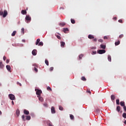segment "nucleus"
Masks as SVG:
<instances>
[{"mask_svg":"<svg viewBox=\"0 0 126 126\" xmlns=\"http://www.w3.org/2000/svg\"><path fill=\"white\" fill-rule=\"evenodd\" d=\"M111 99L112 101H114V100H115V99H116V96H115V95H114V94L111 95Z\"/></svg>","mask_w":126,"mask_h":126,"instance_id":"obj_13","label":"nucleus"},{"mask_svg":"<svg viewBox=\"0 0 126 126\" xmlns=\"http://www.w3.org/2000/svg\"><path fill=\"white\" fill-rule=\"evenodd\" d=\"M0 15H2V17H6V15H7V11L4 10V12L1 11H0Z\"/></svg>","mask_w":126,"mask_h":126,"instance_id":"obj_1","label":"nucleus"},{"mask_svg":"<svg viewBox=\"0 0 126 126\" xmlns=\"http://www.w3.org/2000/svg\"><path fill=\"white\" fill-rule=\"evenodd\" d=\"M81 80H83V81H86V79L85 78V77L83 76L81 78Z\"/></svg>","mask_w":126,"mask_h":126,"instance_id":"obj_28","label":"nucleus"},{"mask_svg":"<svg viewBox=\"0 0 126 126\" xmlns=\"http://www.w3.org/2000/svg\"><path fill=\"white\" fill-rule=\"evenodd\" d=\"M4 67L3 64H2V62H0V68H3Z\"/></svg>","mask_w":126,"mask_h":126,"instance_id":"obj_19","label":"nucleus"},{"mask_svg":"<svg viewBox=\"0 0 126 126\" xmlns=\"http://www.w3.org/2000/svg\"><path fill=\"white\" fill-rule=\"evenodd\" d=\"M116 104L117 105H120V99L116 100Z\"/></svg>","mask_w":126,"mask_h":126,"instance_id":"obj_35","label":"nucleus"},{"mask_svg":"<svg viewBox=\"0 0 126 126\" xmlns=\"http://www.w3.org/2000/svg\"><path fill=\"white\" fill-rule=\"evenodd\" d=\"M45 63L46 65H49V61H48V60H45Z\"/></svg>","mask_w":126,"mask_h":126,"instance_id":"obj_34","label":"nucleus"},{"mask_svg":"<svg viewBox=\"0 0 126 126\" xmlns=\"http://www.w3.org/2000/svg\"><path fill=\"white\" fill-rule=\"evenodd\" d=\"M21 32H22V34H24V28H22L21 29Z\"/></svg>","mask_w":126,"mask_h":126,"instance_id":"obj_38","label":"nucleus"},{"mask_svg":"<svg viewBox=\"0 0 126 126\" xmlns=\"http://www.w3.org/2000/svg\"><path fill=\"white\" fill-rule=\"evenodd\" d=\"M108 60L109 61V62H112V57H111V56H108Z\"/></svg>","mask_w":126,"mask_h":126,"instance_id":"obj_20","label":"nucleus"},{"mask_svg":"<svg viewBox=\"0 0 126 126\" xmlns=\"http://www.w3.org/2000/svg\"><path fill=\"white\" fill-rule=\"evenodd\" d=\"M22 14L25 15L27 14V11L26 10H22L21 11Z\"/></svg>","mask_w":126,"mask_h":126,"instance_id":"obj_15","label":"nucleus"},{"mask_svg":"<svg viewBox=\"0 0 126 126\" xmlns=\"http://www.w3.org/2000/svg\"><path fill=\"white\" fill-rule=\"evenodd\" d=\"M98 42H100V43H103V39H99Z\"/></svg>","mask_w":126,"mask_h":126,"instance_id":"obj_46","label":"nucleus"},{"mask_svg":"<svg viewBox=\"0 0 126 126\" xmlns=\"http://www.w3.org/2000/svg\"><path fill=\"white\" fill-rule=\"evenodd\" d=\"M116 111L119 113L120 111H121V106H118L116 108Z\"/></svg>","mask_w":126,"mask_h":126,"instance_id":"obj_16","label":"nucleus"},{"mask_svg":"<svg viewBox=\"0 0 126 126\" xmlns=\"http://www.w3.org/2000/svg\"><path fill=\"white\" fill-rule=\"evenodd\" d=\"M123 109L125 112H126V105L123 106Z\"/></svg>","mask_w":126,"mask_h":126,"instance_id":"obj_49","label":"nucleus"},{"mask_svg":"<svg viewBox=\"0 0 126 126\" xmlns=\"http://www.w3.org/2000/svg\"><path fill=\"white\" fill-rule=\"evenodd\" d=\"M40 42V38H38L36 40V42L35 43V45H38Z\"/></svg>","mask_w":126,"mask_h":126,"instance_id":"obj_23","label":"nucleus"},{"mask_svg":"<svg viewBox=\"0 0 126 126\" xmlns=\"http://www.w3.org/2000/svg\"><path fill=\"white\" fill-rule=\"evenodd\" d=\"M104 40H107L108 39V36H104Z\"/></svg>","mask_w":126,"mask_h":126,"instance_id":"obj_50","label":"nucleus"},{"mask_svg":"<svg viewBox=\"0 0 126 126\" xmlns=\"http://www.w3.org/2000/svg\"><path fill=\"white\" fill-rule=\"evenodd\" d=\"M53 70H54V67H51L50 68V71H52Z\"/></svg>","mask_w":126,"mask_h":126,"instance_id":"obj_47","label":"nucleus"},{"mask_svg":"<svg viewBox=\"0 0 126 126\" xmlns=\"http://www.w3.org/2000/svg\"><path fill=\"white\" fill-rule=\"evenodd\" d=\"M70 118L72 121H74V116L72 114H70Z\"/></svg>","mask_w":126,"mask_h":126,"instance_id":"obj_14","label":"nucleus"},{"mask_svg":"<svg viewBox=\"0 0 126 126\" xmlns=\"http://www.w3.org/2000/svg\"><path fill=\"white\" fill-rule=\"evenodd\" d=\"M26 117V120H27L28 121H29L31 119V117H30V116H27Z\"/></svg>","mask_w":126,"mask_h":126,"instance_id":"obj_30","label":"nucleus"},{"mask_svg":"<svg viewBox=\"0 0 126 126\" xmlns=\"http://www.w3.org/2000/svg\"><path fill=\"white\" fill-rule=\"evenodd\" d=\"M26 20L27 21V23H29L31 21V17L29 15H27L25 18Z\"/></svg>","mask_w":126,"mask_h":126,"instance_id":"obj_3","label":"nucleus"},{"mask_svg":"<svg viewBox=\"0 0 126 126\" xmlns=\"http://www.w3.org/2000/svg\"><path fill=\"white\" fill-rule=\"evenodd\" d=\"M16 113L17 117H19V115H20V111H19V109H17Z\"/></svg>","mask_w":126,"mask_h":126,"instance_id":"obj_12","label":"nucleus"},{"mask_svg":"<svg viewBox=\"0 0 126 126\" xmlns=\"http://www.w3.org/2000/svg\"><path fill=\"white\" fill-rule=\"evenodd\" d=\"M71 22L72 24H74L75 23V21L73 19H71Z\"/></svg>","mask_w":126,"mask_h":126,"instance_id":"obj_31","label":"nucleus"},{"mask_svg":"<svg viewBox=\"0 0 126 126\" xmlns=\"http://www.w3.org/2000/svg\"><path fill=\"white\" fill-rule=\"evenodd\" d=\"M11 103L12 105H14V102L13 101H12Z\"/></svg>","mask_w":126,"mask_h":126,"instance_id":"obj_56","label":"nucleus"},{"mask_svg":"<svg viewBox=\"0 0 126 126\" xmlns=\"http://www.w3.org/2000/svg\"><path fill=\"white\" fill-rule=\"evenodd\" d=\"M47 90L48 91H52V88H51L50 87H47Z\"/></svg>","mask_w":126,"mask_h":126,"instance_id":"obj_25","label":"nucleus"},{"mask_svg":"<svg viewBox=\"0 0 126 126\" xmlns=\"http://www.w3.org/2000/svg\"><path fill=\"white\" fill-rule=\"evenodd\" d=\"M93 41H94V42H97V38H94V39H93Z\"/></svg>","mask_w":126,"mask_h":126,"instance_id":"obj_45","label":"nucleus"},{"mask_svg":"<svg viewBox=\"0 0 126 126\" xmlns=\"http://www.w3.org/2000/svg\"><path fill=\"white\" fill-rule=\"evenodd\" d=\"M51 110L52 114H56V110H55V107H54V106L51 107Z\"/></svg>","mask_w":126,"mask_h":126,"instance_id":"obj_7","label":"nucleus"},{"mask_svg":"<svg viewBox=\"0 0 126 126\" xmlns=\"http://www.w3.org/2000/svg\"><path fill=\"white\" fill-rule=\"evenodd\" d=\"M39 100L41 102H43V101H44V98H43V97L40 96V97H39Z\"/></svg>","mask_w":126,"mask_h":126,"instance_id":"obj_26","label":"nucleus"},{"mask_svg":"<svg viewBox=\"0 0 126 126\" xmlns=\"http://www.w3.org/2000/svg\"><path fill=\"white\" fill-rule=\"evenodd\" d=\"M100 49L105 50V49H106V45H104L103 44H100Z\"/></svg>","mask_w":126,"mask_h":126,"instance_id":"obj_9","label":"nucleus"},{"mask_svg":"<svg viewBox=\"0 0 126 126\" xmlns=\"http://www.w3.org/2000/svg\"><path fill=\"white\" fill-rule=\"evenodd\" d=\"M79 60H81L83 58V54H81L79 56Z\"/></svg>","mask_w":126,"mask_h":126,"instance_id":"obj_32","label":"nucleus"},{"mask_svg":"<svg viewBox=\"0 0 126 126\" xmlns=\"http://www.w3.org/2000/svg\"><path fill=\"white\" fill-rule=\"evenodd\" d=\"M1 114H2V113L1 111L0 110V116H1Z\"/></svg>","mask_w":126,"mask_h":126,"instance_id":"obj_57","label":"nucleus"},{"mask_svg":"<svg viewBox=\"0 0 126 126\" xmlns=\"http://www.w3.org/2000/svg\"><path fill=\"white\" fill-rule=\"evenodd\" d=\"M43 106H44V107H48V104L47 103H44L43 104Z\"/></svg>","mask_w":126,"mask_h":126,"instance_id":"obj_48","label":"nucleus"},{"mask_svg":"<svg viewBox=\"0 0 126 126\" xmlns=\"http://www.w3.org/2000/svg\"><path fill=\"white\" fill-rule=\"evenodd\" d=\"M3 61H5V60H6V57L5 56H3Z\"/></svg>","mask_w":126,"mask_h":126,"instance_id":"obj_51","label":"nucleus"},{"mask_svg":"<svg viewBox=\"0 0 126 126\" xmlns=\"http://www.w3.org/2000/svg\"><path fill=\"white\" fill-rule=\"evenodd\" d=\"M22 120H23L24 121H25V117L24 116V115H22Z\"/></svg>","mask_w":126,"mask_h":126,"instance_id":"obj_42","label":"nucleus"},{"mask_svg":"<svg viewBox=\"0 0 126 126\" xmlns=\"http://www.w3.org/2000/svg\"><path fill=\"white\" fill-rule=\"evenodd\" d=\"M6 68L7 69L8 71H9V72H11V67H10V65H7L6 66Z\"/></svg>","mask_w":126,"mask_h":126,"instance_id":"obj_6","label":"nucleus"},{"mask_svg":"<svg viewBox=\"0 0 126 126\" xmlns=\"http://www.w3.org/2000/svg\"><path fill=\"white\" fill-rule=\"evenodd\" d=\"M123 117L124 118V119H126V113H124L123 114Z\"/></svg>","mask_w":126,"mask_h":126,"instance_id":"obj_37","label":"nucleus"},{"mask_svg":"<svg viewBox=\"0 0 126 126\" xmlns=\"http://www.w3.org/2000/svg\"><path fill=\"white\" fill-rule=\"evenodd\" d=\"M55 36H56L57 38H58V39H59V40H61V39H62V37H61V36L60 35H57L55 34Z\"/></svg>","mask_w":126,"mask_h":126,"instance_id":"obj_33","label":"nucleus"},{"mask_svg":"<svg viewBox=\"0 0 126 126\" xmlns=\"http://www.w3.org/2000/svg\"><path fill=\"white\" fill-rule=\"evenodd\" d=\"M24 114H25V115H29V111L26 109H24Z\"/></svg>","mask_w":126,"mask_h":126,"instance_id":"obj_10","label":"nucleus"},{"mask_svg":"<svg viewBox=\"0 0 126 126\" xmlns=\"http://www.w3.org/2000/svg\"><path fill=\"white\" fill-rule=\"evenodd\" d=\"M17 84H18L20 86H22V85L21 84V83H19V82H17Z\"/></svg>","mask_w":126,"mask_h":126,"instance_id":"obj_43","label":"nucleus"},{"mask_svg":"<svg viewBox=\"0 0 126 126\" xmlns=\"http://www.w3.org/2000/svg\"><path fill=\"white\" fill-rule=\"evenodd\" d=\"M92 49H93V50H95L96 49V47H93Z\"/></svg>","mask_w":126,"mask_h":126,"instance_id":"obj_54","label":"nucleus"},{"mask_svg":"<svg viewBox=\"0 0 126 126\" xmlns=\"http://www.w3.org/2000/svg\"><path fill=\"white\" fill-rule=\"evenodd\" d=\"M35 90L36 92V94L38 96H40L42 94V91L41 90L35 89Z\"/></svg>","mask_w":126,"mask_h":126,"instance_id":"obj_4","label":"nucleus"},{"mask_svg":"<svg viewBox=\"0 0 126 126\" xmlns=\"http://www.w3.org/2000/svg\"><path fill=\"white\" fill-rule=\"evenodd\" d=\"M32 54L33 56H36V55H37V50L36 49H34L32 51Z\"/></svg>","mask_w":126,"mask_h":126,"instance_id":"obj_8","label":"nucleus"},{"mask_svg":"<svg viewBox=\"0 0 126 126\" xmlns=\"http://www.w3.org/2000/svg\"><path fill=\"white\" fill-rule=\"evenodd\" d=\"M95 113H99L100 112V109L97 108L95 110Z\"/></svg>","mask_w":126,"mask_h":126,"instance_id":"obj_36","label":"nucleus"},{"mask_svg":"<svg viewBox=\"0 0 126 126\" xmlns=\"http://www.w3.org/2000/svg\"><path fill=\"white\" fill-rule=\"evenodd\" d=\"M8 97L10 100H15V96L12 94H9Z\"/></svg>","mask_w":126,"mask_h":126,"instance_id":"obj_2","label":"nucleus"},{"mask_svg":"<svg viewBox=\"0 0 126 126\" xmlns=\"http://www.w3.org/2000/svg\"><path fill=\"white\" fill-rule=\"evenodd\" d=\"M16 31H14L12 33L11 36H12V37H14V36L15 35H16Z\"/></svg>","mask_w":126,"mask_h":126,"instance_id":"obj_22","label":"nucleus"},{"mask_svg":"<svg viewBox=\"0 0 126 126\" xmlns=\"http://www.w3.org/2000/svg\"><path fill=\"white\" fill-rule=\"evenodd\" d=\"M9 63V59H7L6 60V63Z\"/></svg>","mask_w":126,"mask_h":126,"instance_id":"obj_52","label":"nucleus"},{"mask_svg":"<svg viewBox=\"0 0 126 126\" xmlns=\"http://www.w3.org/2000/svg\"><path fill=\"white\" fill-rule=\"evenodd\" d=\"M118 22H119L120 23H123V20L122 19L119 20Z\"/></svg>","mask_w":126,"mask_h":126,"instance_id":"obj_44","label":"nucleus"},{"mask_svg":"<svg viewBox=\"0 0 126 126\" xmlns=\"http://www.w3.org/2000/svg\"><path fill=\"white\" fill-rule=\"evenodd\" d=\"M96 54H97L96 51H93V52L92 53V55H96Z\"/></svg>","mask_w":126,"mask_h":126,"instance_id":"obj_40","label":"nucleus"},{"mask_svg":"<svg viewBox=\"0 0 126 126\" xmlns=\"http://www.w3.org/2000/svg\"><path fill=\"white\" fill-rule=\"evenodd\" d=\"M120 105H121V106H122V107L125 106V102L124 101H121L120 102Z\"/></svg>","mask_w":126,"mask_h":126,"instance_id":"obj_24","label":"nucleus"},{"mask_svg":"<svg viewBox=\"0 0 126 126\" xmlns=\"http://www.w3.org/2000/svg\"><path fill=\"white\" fill-rule=\"evenodd\" d=\"M37 45L38 46H43V45H44V43H43V42L41 41Z\"/></svg>","mask_w":126,"mask_h":126,"instance_id":"obj_27","label":"nucleus"},{"mask_svg":"<svg viewBox=\"0 0 126 126\" xmlns=\"http://www.w3.org/2000/svg\"><path fill=\"white\" fill-rule=\"evenodd\" d=\"M27 10H28V8H27Z\"/></svg>","mask_w":126,"mask_h":126,"instance_id":"obj_60","label":"nucleus"},{"mask_svg":"<svg viewBox=\"0 0 126 126\" xmlns=\"http://www.w3.org/2000/svg\"><path fill=\"white\" fill-rule=\"evenodd\" d=\"M121 43V41H120V40H118L117 42H115V46H119V44Z\"/></svg>","mask_w":126,"mask_h":126,"instance_id":"obj_18","label":"nucleus"},{"mask_svg":"<svg viewBox=\"0 0 126 126\" xmlns=\"http://www.w3.org/2000/svg\"><path fill=\"white\" fill-rule=\"evenodd\" d=\"M63 26L65 25V24L63 23Z\"/></svg>","mask_w":126,"mask_h":126,"instance_id":"obj_58","label":"nucleus"},{"mask_svg":"<svg viewBox=\"0 0 126 126\" xmlns=\"http://www.w3.org/2000/svg\"><path fill=\"white\" fill-rule=\"evenodd\" d=\"M97 53H98V54H99L100 55H102V54H105V53H106V50H103V49L99 50L98 51H97Z\"/></svg>","mask_w":126,"mask_h":126,"instance_id":"obj_5","label":"nucleus"},{"mask_svg":"<svg viewBox=\"0 0 126 126\" xmlns=\"http://www.w3.org/2000/svg\"><path fill=\"white\" fill-rule=\"evenodd\" d=\"M59 110H60V111H63V107L61 105L59 106Z\"/></svg>","mask_w":126,"mask_h":126,"instance_id":"obj_29","label":"nucleus"},{"mask_svg":"<svg viewBox=\"0 0 126 126\" xmlns=\"http://www.w3.org/2000/svg\"><path fill=\"white\" fill-rule=\"evenodd\" d=\"M87 93H89L90 94H91V92L90 91H87Z\"/></svg>","mask_w":126,"mask_h":126,"instance_id":"obj_53","label":"nucleus"},{"mask_svg":"<svg viewBox=\"0 0 126 126\" xmlns=\"http://www.w3.org/2000/svg\"><path fill=\"white\" fill-rule=\"evenodd\" d=\"M63 31L64 32V33H66V32H67V31H68V29H67V28L63 29Z\"/></svg>","mask_w":126,"mask_h":126,"instance_id":"obj_21","label":"nucleus"},{"mask_svg":"<svg viewBox=\"0 0 126 126\" xmlns=\"http://www.w3.org/2000/svg\"><path fill=\"white\" fill-rule=\"evenodd\" d=\"M23 42H25V40H23Z\"/></svg>","mask_w":126,"mask_h":126,"instance_id":"obj_59","label":"nucleus"},{"mask_svg":"<svg viewBox=\"0 0 126 126\" xmlns=\"http://www.w3.org/2000/svg\"><path fill=\"white\" fill-rule=\"evenodd\" d=\"M65 45V43L63 41H61V46L62 48H63L64 46Z\"/></svg>","mask_w":126,"mask_h":126,"instance_id":"obj_11","label":"nucleus"},{"mask_svg":"<svg viewBox=\"0 0 126 126\" xmlns=\"http://www.w3.org/2000/svg\"><path fill=\"white\" fill-rule=\"evenodd\" d=\"M123 37H124V34H120L119 35L120 39H122V38H123Z\"/></svg>","mask_w":126,"mask_h":126,"instance_id":"obj_39","label":"nucleus"},{"mask_svg":"<svg viewBox=\"0 0 126 126\" xmlns=\"http://www.w3.org/2000/svg\"><path fill=\"white\" fill-rule=\"evenodd\" d=\"M34 70L35 71V72H38V69H37L36 67H34Z\"/></svg>","mask_w":126,"mask_h":126,"instance_id":"obj_41","label":"nucleus"},{"mask_svg":"<svg viewBox=\"0 0 126 126\" xmlns=\"http://www.w3.org/2000/svg\"><path fill=\"white\" fill-rule=\"evenodd\" d=\"M88 38L89 39H94V36H93V35L90 34L88 35Z\"/></svg>","mask_w":126,"mask_h":126,"instance_id":"obj_17","label":"nucleus"},{"mask_svg":"<svg viewBox=\"0 0 126 126\" xmlns=\"http://www.w3.org/2000/svg\"><path fill=\"white\" fill-rule=\"evenodd\" d=\"M114 20H117V17H115L113 18Z\"/></svg>","mask_w":126,"mask_h":126,"instance_id":"obj_55","label":"nucleus"}]
</instances>
